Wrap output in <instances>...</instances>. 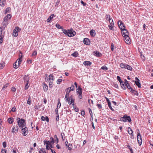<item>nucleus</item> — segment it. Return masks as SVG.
Wrapping results in <instances>:
<instances>
[{"label":"nucleus","mask_w":153,"mask_h":153,"mask_svg":"<svg viewBox=\"0 0 153 153\" xmlns=\"http://www.w3.org/2000/svg\"><path fill=\"white\" fill-rule=\"evenodd\" d=\"M44 145L46 144V146H52V144L50 142V141H44Z\"/></svg>","instance_id":"obj_29"},{"label":"nucleus","mask_w":153,"mask_h":153,"mask_svg":"<svg viewBox=\"0 0 153 153\" xmlns=\"http://www.w3.org/2000/svg\"><path fill=\"white\" fill-rule=\"evenodd\" d=\"M135 83L136 85L138 87V88H140L141 87V84L139 82V80L137 77H135Z\"/></svg>","instance_id":"obj_11"},{"label":"nucleus","mask_w":153,"mask_h":153,"mask_svg":"<svg viewBox=\"0 0 153 153\" xmlns=\"http://www.w3.org/2000/svg\"><path fill=\"white\" fill-rule=\"evenodd\" d=\"M82 88L80 87V86H79L78 89H77V90L76 91L77 93L78 94H82Z\"/></svg>","instance_id":"obj_25"},{"label":"nucleus","mask_w":153,"mask_h":153,"mask_svg":"<svg viewBox=\"0 0 153 153\" xmlns=\"http://www.w3.org/2000/svg\"><path fill=\"white\" fill-rule=\"evenodd\" d=\"M8 85V83H7L6 84L4 85L3 86V87H2V90H5V88H7V87Z\"/></svg>","instance_id":"obj_50"},{"label":"nucleus","mask_w":153,"mask_h":153,"mask_svg":"<svg viewBox=\"0 0 153 153\" xmlns=\"http://www.w3.org/2000/svg\"><path fill=\"white\" fill-rule=\"evenodd\" d=\"M126 69H127L128 70H129L130 71L132 70V68L129 65L127 64V65L126 66Z\"/></svg>","instance_id":"obj_38"},{"label":"nucleus","mask_w":153,"mask_h":153,"mask_svg":"<svg viewBox=\"0 0 153 153\" xmlns=\"http://www.w3.org/2000/svg\"><path fill=\"white\" fill-rule=\"evenodd\" d=\"M153 117H150L149 116H147L146 117H145V119L146 120H148V122L149 123H150V121L151 120H152L153 119Z\"/></svg>","instance_id":"obj_27"},{"label":"nucleus","mask_w":153,"mask_h":153,"mask_svg":"<svg viewBox=\"0 0 153 153\" xmlns=\"http://www.w3.org/2000/svg\"><path fill=\"white\" fill-rule=\"evenodd\" d=\"M68 88L71 91H74V87L73 85H72L70 87Z\"/></svg>","instance_id":"obj_52"},{"label":"nucleus","mask_w":153,"mask_h":153,"mask_svg":"<svg viewBox=\"0 0 153 153\" xmlns=\"http://www.w3.org/2000/svg\"><path fill=\"white\" fill-rule=\"evenodd\" d=\"M118 25L119 28L121 30L124 29L123 27H125L124 24L120 20L118 21Z\"/></svg>","instance_id":"obj_8"},{"label":"nucleus","mask_w":153,"mask_h":153,"mask_svg":"<svg viewBox=\"0 0 153 153\" xmlns=\"http://www.w3.org/2000/svg\"><path fill=\"white\" fill-rule=\"evenodd\" d=\"M102 56L101 53L98 51H96V57H100Z\"/></svg>","instance_id":"obj_36"},{"label":"nucleus","mask_w":153,"mask_h":153,"mask_svg":"<svg viewBox=\"0 0 153 153\" xmlns=\"http://www.w3.org/2000/svg\"><path fill=\"white\" fill-rule=\"evenodd\" d=\"M58 104L57 105V108H60L61 105V103L60 102L59 99V100H58Z\"/></svg>","instance_id":"obj_55"},{"label":"nucleus","mask_w":153,"mask_h":153,"mask_svg":"<svg viewBox=\"0 0 153 153\" xmlns=\"http://www.w3.org/2000/svg\"><path fill=\"white\" fill-rule=\"evenodd\" d=\"M68 148L69 150H71L72 149V145L69 144L68 146Z\"/></svg>","instance_id":"obj_56"},{"label":"nucleus","mask_w":153,"mask_h":153,"mask_svg":"<svg viewBox=\"0 0 153 153\" xmlns=\"http://www.w3.org/2000/svg\"><path fill=\"white\" fill-rule=\"evenodd\" d=\"M39 153H46V152L43 149L41 148L39 151Z\"/></svg>","instance_id":"obj_46"},{"label":"nucleus","mask_w":153,"mask_h":153,"mask_svg":"<svg viewBox=\"0 0 153 153\" xmlns=\"http://www.w3.org/2000/svg\"><path fill=\"white\" fill-rule=\"evenodd\" d=\"M113 86L115 88H118V84L116 83H114Z\"/></svg>","instance_id":"obj_60"},{"label":"nucleus","mask_w":153,"mask_h":153,"mask_svg":"<svg viewBox=\"0 0 153 153\" xmlns=\"http://www.w3.org/2000/svg\"><path fill=\"white\" fill-rule=\"evenodd\" d=\"M73 96L72 95L71 96L69 97H68V99L67 100V98H65V101L68 102L69 105H71L72 104L74 105V99H73Z\"/></svg>","instance_id":"obj_3"},{"label":"nucleus","mask_w":153,"mask_h":153,"mask_svg":"<svg viewBox=\"0 0 153 153\" xmlns=\"http://www.w3.org/2000/svg\"><path fill=\"white\" fill-rule=\"evenodd\" d=\"M50 139L51 140L50 141L51 143V144H53L54 143V140L53 138V137H51Z\"/></svg>","instance_id":"obj_51"},{"label":"nucleus","mask_w":153,"mask_h":153,"mask_svg":"<svg viewBox=\"0 0 153 153\" xmlns=\"http://www.w3.org/2000/svg\"><path fill=\"white\" fill-rule=\"evenodd\" d=\"M4 35L3 34L0 35V44H1L3 42V38Z\"/></svg>","instance_id":"obj_34"},{"label":"nucleus","mask_w":153,"mask_h":153,"mask_svg":"<svg viewBox=\"0 0 153 153\" xmlns=\"http://www.w3.org/2000/svg\"><path fill=\"white\" fill-rule=\"evenodd\" d=\"M137 138L138 144L139 146H140L142 144V139L140 133H138L137 136Z\"/></svg>","instance_id":"obj_7"},{"label":"nucleus","mask_w":153,"mask_h":153,"mask_svg":"<svg viewBox=\"0 0 153 153\" xmlns=\"http://www.w3.org/2000/svg\"><path fill=\"white\" fill-rule=\"evenodd\" d=\"M63 33L66 35H67L69 37H73L75 36L76 34V32L72 29H63L62 30Z\"/></svg>","instance_id":"obj_1"},{"label":"nucleus","mask_w":153,"mask_h":153,"mask_svg":"<svg viewBox=\"0 0 153 153\" xmlns=\"http://www.w3.org/2000/svg\"><path fill=\"white\" fill-rule=\"evenodd\" d=\"M11 90L13 92H14L16 91V88L15 87H13L11 88Z\"/></svg>","instance_id":"obj_61"},{"label":"nucleus","mask_w":153,"mask_h":153,"mask_svg":"<svg viewBox=\"0 0 153 153\" xmlns=\"http://www.w3.org/2000/svg\"><path fill=\"white\" fill-rule=\"evenodd\" d=\"M69 93H68L66 92V94H65V98H67V100L68 99V97L69 96Z\"/></svg>","instance_id":"obj_59"},{"label":"nucleus","mask_w":153,"mask_h":153,"mask_svg":"<svg viewBox=\"0 0 153 153\" xmlns=\"http://www.w3.org/2000/svg\"><path fill=\"white\" fill-rule=\"evenodd\" d=\"M18 126H13L12 128V132L13 133H16V131H17Z\"/></svg>","instance_id":"obj_20"},{"label":"nucleus","mask_w":153,"mask_h":153,"mask_svg":"<svg viewBox=\"0 0 153 153\" xmlns=\"http://www.w3.org/2000/svg\"><path fill=\"white\" fill-rule=\"evenodd\" d=\"M6 3V0H0V5L4 7Z\"/></svg>","instance_id":"obj_21"},{"label":"nucleus","mask_w":153,"mask_h":153,"mask_svg":"<svg viewBox=\"0 0 153 153\" xmlns=\"http://www.w3.org/2000/svg\"><path fill=\"white\" fill-rule=\"evenodd\" d=\"M61 135L63 141H64L65 139L64 133H61Z\"/></svg>","instance_id":"obj_48"},{"label":"nucleus","mask_w":153,"mask_h":153,"mask_svg":"<svg viewBox=\"0 0 153 153\" xmlns=\"http://www.w3.org/2000/svg\"><path fill=\"white\" fill-rule=\"evenodd\" d=\"M108 21L109 22L110 25H114V23L113 21V20L112 19H111V20H110Z\"/></svg>","instance_id":"obj_58"},{"label":"nucleus","mask_w":153,"mask_h":153,"mask_svg":"<svg viewBox=\"0 0 153 153\" xmlns=\"http://www.w3.org/2000/svg\"><path fill=\"white\" fill-rule=\"evenodd\" d=\"M23 80L24 83L29 82L30 79L28 75H25L23 77Z\"/></svg>","instance_id":"obj_12"},{"label":"nucleus","mask_w":153,"mask_h":153,"mask_svg":"<svg viewBox=\"0 0 153 153\" xmlns=\"http://www.w3.org/2000/svg\"><path fill=\"white\" fill-rule=\"evenodd\" d=\"M6 145L7 144L6 142H4L3 143V146L5 148L6 146Z\"/></svg>","instance_id":"obj_64"},{"label":"nucleus","mask_w":153,"mask_h":153,"mask_svg":"<svg viewBox=\"0 0 153 153\" xmlns=\"http://www.w3.org/2000/svg\"><path fill=\"white\" fill-rule=\"evenodd\" d=\"M5 66V63L4 62H2L0 63V68L2 69Z\"/></svg>","instance_id":"obj_41"},{"label":"nucleus","mask_w":153,"mask_h":153,"mask_svg":"<svg viewBox=\"0 0 153 153\" xmlns=\"http://www.w3.org/2000/svg\"><path fill=\"white\" fill-rule=\"evenodd\" d=\"M11 9L10 7L7 8L5 10V13L6 14L7 13H9L10 12Z\"/></svg>","instance_id":"obj_40"},{"label":"nucleus","mask_w":153,"mask_h":153,"mask_svg":"<svg viewBox=\"0 0 153 153\" xmlns=\"http://www.w3.org/2000/svg\"><path fill=\"white\" fill-rule=\"evenodd\" d=\"M101 69L104 70L106 71L108 70V68L105 65H104L101 67Z\"/></svg>","instance_id":"obj_44"},{"label":"nucleus","mask_w":153,"mask_h":153,"mask_svg":"<svg viewBox=\"0 0 153 153\" xmlns=\"http://www.w3.org/2000/svg\"><path fill=\"white\" fill-rule=\"evenodd\" d=\"M22 55H19V58L18 59H17V61H16V62L18 61V64L19 65L21 63V62H22Z\"/></svg>","instance_id":"obj_17"},{"label":"nucleus","mask_w":153,"mask_h":153,"mask_svg":"<svg viewBox=\"0 0 153 153\" xmlns=\"http://www.w3.org/2000/svg\"><path fill=\"white\" fill-rule=\"evenodd\" d=\"M12 17L11 15L10 14H8L4 18V20L7 21H8V20L10 19H11V17Z\"/></svg>","instance_id":"obj_14"},{"label":"nucleus","mask_w":153,"mask_h":153,"mask_svg":"<svg viewBox=\"0 0 153 153\" xmlns=\"http://www.w3.org/2000/svg\"><path fill=\"white\" fill-rule=\"evenodd\" d=\"M124 37L125 42L128 44H129L130 43V39L128 36Z\"/></svg>","instance_id":"obj_10"},{"label":"nucleus","mask_w":153,"mask_h":153,"mask_svg":"<svg viewBox=\"0 0 153 153\" xmlns=\"http://www.w3.org/2000/svg\"><path fill=\"white\" fill-rule=\"evenodd\" d=\"M117 79L119 82L120 83H122V82H123V81H122L120 77L119 76H117Z\"/></svg>","instance_id":"obj_45"},{"label":"nucleus","mask_w":153,"mask_h":153,"mask_svg":"<svg viewBox=\"0 0 153 153\" xmlns=\"http://www.w3.org/2000/svg\"><path fill=\"white\" fill-rule=\"evenodd\" d=\"M95 31L93 30H91L90 31V34L91 36L94 37L95 36Z\"/></svg>","instance_id":"obj_23"},{"label":"nucleus","mask_w":153,"mask_h":153,"mask_svg":"<svg viewBox=\"0 0 153 153\" xmlns=\"http://www.w3.org/2000/svg\"><path fill=\"white\" fill-rule=\"evenodd\" d=\"M22 134L24 136H26L28 133V128L26 126L22 128Z\"/></svg>","instance_id":"obj_6"},{"label":"nucleus","mask_w":153,"mask_h":153,"mask_svg":"<svg viewBox=\"0 0 153 153\" xmlns=\"http://www.w3.org/2000/svg\"><path fill=\"white\" fill-rule=\"evenodd\" d=\"M37 51H34L32 53V56H36L37 55Z\"/></svg>","instance_id":"obj_62"},{"label":"nucleus","mask_w":153,"mask_h":153,"mask_svg":"<svg viewBox=\"0 0 153 153\" xmlns=\"http://www.w3.org/2000/svg\"><path fill=\"white\" fill-rule=\"evenodd\" d=\"M31 97L30 96H29V97L28 98V99L27 100V103L28 104H29V105H30L31 104Z\"/></svg>","instance_id":"obj_35"},{"label":"nucleus","mask_w":153,"mask_h":153,"mask_svg":"<svg viewBox=\"0 0 153 153\" xmlns=\"http://www.w3.org/2000/svg\"><path fill=\"white\" fill-rule=\"evenodd\" d=\"M43 88L44 91H46L48 90V85H47L45 83H43Z\"/></svg>","instance_id":"obj_22"},{"label":"nucleus","mask_w":153,"mask_h":153,"mask_svg":"<svg viewBox=\"0 0 153 153\" xmlns=\"http://www.w3.org/2000/svg\"><path fill=\"white\" fill-rule=\"evenodd\" d=\"M114 25H108V27L109 28V29L111 30H113V26Z\"/></svg>","instance_id":"obj_54"},{"label":"nucleus","mask_w":153,"mask_h":153,"mask_svg":"<svg viewBox=\"0 0 153 153\" xmlns=\"http://www.w3.org/2000/svg\"><path fill=\"white\" fill-rule=\"evenodd\" d=\"M19 120L18 122L19 127L21 128H23L24 127H25V126H26V124L25 123V120L23 119H21L19 118Z\"/></svg>","instance_id":"obj_2"},{"label":"nucleus","mask_w":153,"mask_h":153,"mask_svg":"<svg viewBox=\"0 0 153 153\" xmlns=\"http://www.w3.org/2000/svg\"><path fill=\"white\" fill-rule=\"evenodd\" d=\"M56 26L58 29H63V27L61 26L60 25L58 24H56Z\"/></svg>","instance_id":"obj_43"},{"label":"nucleus","mask_w":153,"mask_h":153,"mask_svg":"<svg viewBox=\"0 0 153 153\" xmlns=\"http://www.w3.org/2000/svg\"><path fill=\"white\" fill-rule=\"evenodd\" d=\"M25 83V89L26 90L27 89L29 86V85H28L29 82Z\"/></svg>","instance_id":"obj_42"},{"label":"nucleus","mask_w":153,"mask_h":153,"mask_svg":"<svg viewBox=\"0 0 153 153\" xmlns=\"http://www.w3.org/2000/svg\"><path fill=\"white\" fill-rule=\"evenodd\" d=\"M79 54L77 52L75 51L73 53H72L71 55L75 57H77L78 56Z\"/></svg>","instance_id":"obj_31"},{"label":"nucleus","mask_w":153,"mask_h":153,"mask_svg":"<svg viewBox=\"0 0 153 153\" xmlns=\"http://www.w3.org/2000/svg\"><path fill=\"white\" fill-rule=\"evenodd\" d=\"M128 134H131L132 135V134L133 133V131L132 129L129 127L128 129Z\"/></svg>","instance_id":"obj_32"},{"label":"nucleus","mask_w":153,"mask_h":153,"mask_svg":"<svg viewBox=\"0 0 153 153\" xmlns=\"http://www.w3.org/2000/svg\"><path fill=\"white\" fill-rule=\"evenodd\" d=\"M126 65L127 64H126L121 63L120 64V66L122 68H124L126 69Z\"/></svg>","instance_id":"obj_28"},{"label":"nucleus","mask_w":153,"mask_h":153,"mask_svg":"<svg viewBox=\"0 0 153 153\" xmlns=\"http://www.w3.org/2000/svg\"><path fill=\"white\" fill-rule=\"evenodd\" d=\"M120 120L123 122H126L128 121V122H130L131 120L130 116H125V115H124L123 117L120 118Z\"/></svg>","instance_id":"obj_4"},{"label":"nucleus","mask_w":153,"mask_h":153,"mask_svg":"<svg viewBox=\"0 0 153 153\" xmlns=\"http://www.w3.org/2000/svg\"><path fill=\"white\" fill-rule=\"evenodd\" d=\"M106 19L107 20L108 19V20H110L111 19V18L110 16V15H106Z\"/></svg>","instance_id":"obj_49"},{"label":"nucleus","mask_w":153,"mask_h":153,"mask_svg":"<svg viewBox=\"0 0 153 153\" xmlns=\"http://www.w3.org/2000/svg\"><path fill=\"white\" fill-rule=\"evenodd\" d=\"M41 119L42 120H46L48 122H49V118L47 116H46L45 117L43 116H42L41 117Z\"/></svg>","instance_id":"obj_19"},{"label":"nucleus","mask_w":153,"mask_h":153,"mask_svg":"<svg viewBox=\"0 0 153 153\" xmlns=\"http://www.w3.org/2000/svg\"><path fill=\"white\" fill-rule=\"evenodd\" d=\"M62 81V79H58L56 81L57 84H60Z\"/></svg>","instance_id":"obj_47"},{"label":"nucleus","mask_w":153,"mask_h":153,"mask_svg":"<svg viewBox=\"0 0 153 153\" xmlns=\"http://www.w3.org/2000/svg\"><path fill=\"white\" fill-rule=\"evenodd\" d=\"M16 107H13L12 108L10 112L12 111L13 112H14L16 111Z\"/></svg>","instance_id":"obj_53"},{"label":"nucleus","mask_w":153,"mask_h":153,"mask_svg":"<svg viewBox=\"0 0 153 153\" xmlns=\"http://www.w3.org/2000/svg\"><path fill=\"white\" fill-rule=\"evenodd\" d=\"M16 63H17L16 61L13 64V68H15V69H16V68H18L19 66V64H18V65H17Z\"/></svg>","instance_id":"obj_33"},{"label":"nucleus","mask_w":153,"mask_h":153,"mask_svg":"<svg viewBox=\"0 0 153 153\" xmlns=\"http://www.w3.org/2000/svg\"><path fill=\"white\" fill-rule=\"evenodd\" d=\"M21 30V28L19 27H16L15 29L13 30V36L15 37H17L18 35V33L20 32Z\"/></svg>","instance_id":"obj_5"},{"label":"nucleus","mask_w":153,"mask_h":153,"mask_svg":"<svg viewBox=\"0 0 153 153\" xmlns=\"http://www.w3.org/2000/svg\"><path fill=\"white\" fill-rule=\"evenodd\" d=\"M83 64L85 66H90L91 64V62L89 61H85L83 62Z\"/></svg>","instance_id":"obj_18"},{"label":"nucleus","mask_w":153,"mask_h":153,"mask_svg":"<svg viewBox=\"0 0 153 153\" xmlns=\"http://www.w3.org/2000/svg\"><path fill=\"white\" fill-rule=\"evenodd\" d=\"M122 35L123 36L125 37L128 35V33L127 30L125 29H123L121 30Z\"/></svg>","instance_id":"obj_9"},{"label":"nucleus","mask_w":153,"mask_h":153,"mask_svg":"<svg viewBox=\"0 0 153 153\" xmlns=\"http://www.w3.org/2000/svg\"><path fill=\"white\" fill-rule=\"evenodd\" d=\"M71 91L70 90V89L69 88H67L66 89V92H67L68 93H69L71 92Z\"/></svg>","instance_id":"obj_63"},{"label":"nucleus","mask_w":153,"mask_h":153,"mask_svg":"<svg viewBox=\"0 0 153 153\" xmlns=\"http://www.w3.org/2000/svg\"><path fill=\"white\" fill-rule=\"evenodd\" d=\"M84 43L86 45H89L90 44L89 39L87 38H85L83 40Z\"/></svg>","instance_id":"obj_13"},{"label":"nucleus","mask_w":153,"mask_h":153,"mask_svg":"<svg viewBox=\"0 0 153 153\" xmlns=\"http://www.w3.org/2000/svg\"><path fill=\"white\" fill-rule=\"evenodd\" d=\"M8 122L9 123L11 124L13 121V119L12 118H9L7 120Z\"/></svg>","instance_id":"obj_37"},{"label":"nucleus","mask_w":153,"mask_h":153,"mask_svg":"<svg viewBox=\"0 0 153 153\" xmlns=\"http://www.w3.org/2000/svg\"><path fill=\"white\" fill-rule=\"evenodd\" d=\"M55 79L54 76L52 74L50 75L49 77V80L53 81Z\"/></svg>","instance_id":"obj_24"},{"label":"nucleus","mask_w":153,"mask_h":153,"mask_svg":"<svg viewBox=\"0 0 153 153\" xmlns=\"http://www.w3.org/2000/svg\"><path fill=\"white\" fill-rule=\"evenodd\" d=\"M49 88H51L53 86V81L49 80Z\"/></svg>","instance_id":"obj_26"},{"label":"nucleus","mask_w":153,"mask_h":153,"mask_svg":"<svg viewBox=\"0 0 153 153\" xmlns=\"http://www.w3.org/2000/svg\"><path fill=\"white\" fill-rule=\"evenodd\" d=\"M126 87L127 88L129 89H131V91H135L134 90H133L132 88L131 87L129 84H128V85H126Z\"/></svg>","instance_id":"obj_39"},{"label":"nucleus","mask_w":153,"mask_h":153,"mask_svg":"<svg viewBox=\"0 0 153 153\" xmlns=\"http://www.w3.org/2000/svg\"><path fill=\"white\" fill-rule=\"evenodd\" d=\"M108 107L110 109L112 110V108L111 106V103L110 102H108Z\"/></svg>","instance_id":"obj_57"},{"label":"nucleus","mask_w":153,"mask_h":153,"mask_svg":"<svg viewBox=\"0 0 153 153\" xmlns=\"http://www.w3.org/2000/svg\"><path fill=\"white\" fill-rule=\"evenodd\" d=\"M55 16L54 14H52L47 20V22H49Z\"/></svg>","instance_id":"obj_16"},{"label":"nucleus","mask_w":153,"mask_h":153,"mask_svg":"<svg viewBox=\"0 0 153 153\" xmlns=\"http://www.w3.org/2000/svg\"><path fill=\"white\" fill-rule=\"evenodd\" d=\"M121 87L124 89H125L126 88V85L125 84L124 82H123L122 83H120Z\"/></svg>","instance_id":"obj_30"},{"label":"nucleus","mask_w":153,"mask_h":153,"mask_svg":"<svg viewBox=\"0 0 153 153\" xmlns=\"http://www.w3.org/2000/svg\"><path fill=\"white\" fill-rule=\"evenodd\" d=\"M7 21L6 20H4V19H3V21L2 22V28H3L4 29L7 26Z\"/></svg>","instance_id":"obj_15"}]
</instances>
